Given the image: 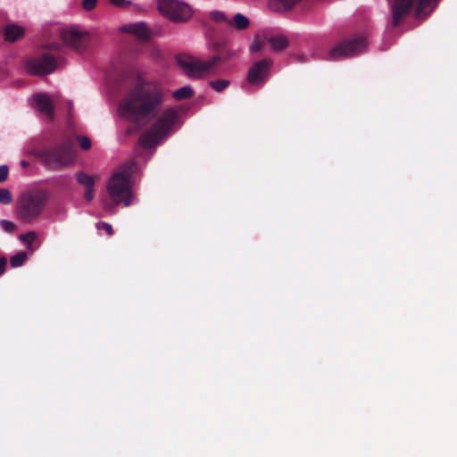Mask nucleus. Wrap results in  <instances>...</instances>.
Instances as JSON below:
<instances>
[{
    "instance_id": "25",
    "label": "nucleus",
    "mask_w": 457,
    "mask_h": 457,
    "mask_svg": "<svg viewBox=\"0 0 457 457\" xmlns=\"http://www.w3.org/2000/svg\"><path fill=\"white\" fill-rule=\"evenodd\" d=\"M113 5L120 7V8H125L127 6L132 5L134 7V10L136 11H141V7L138 4H133L130 1L127 0H109Z\"/></svg>"
},
{
    "instance_id": "4",
    "label": "nucleus",
    "mask_w": 457,
    "mask_h": 457,
    "mask_svg": "<svg viewBox=\"0 0 457 457\" xmlns=\"http://www.w3.org/2000/svg\"><path fill=\"white\" fill-rule=\"evenodd\" d=\"M33 154L47 169L59 170L73 162L74 147L71 142L65 141L55 146L34 150Z\"/></svg>"
},
{
    "instance_id": "18",
    "label": "nucleus",
    "mask_w": 457,
    "mask_h": 457,
    "mask_svg": "<svg viewBox=\"0 0 457 457\" xmlns=\"http://www.w3.org/2000/svg\"><path fill=\"white\" fill-rule=\"evenodd\" d=\"M37 237V235L35 231H29L25 234H21L19 236V239L27 246V249L29 252H33L34 248L32 246V244L36 241Z\"/></svg>"
},
{
    "instance_id": "16",
    "label": "nucleus",
    "mask_w": 457,
    "mask_h": 457,
    "mask_svg": "<svg viewBox=\"0 0 457 457\" xmlns=\"http://www.w3.org/2000/svg\"><path fill=\"white\" fill-rule=\"evenodd\" d=\"M24 34V29L18 25H7L4 28V39L8 42H14Z\"/></svg>"
},
{
    "instance_id": "5",
    "label": "nucleus",
    "mask_w": 457,
    "mask_h": 457,
    "mask_svg": "<svg viewBox=\"0 0 457 457\" xmlns=\"http://www.w3.org/2000/svg\"><path fill=\"white\" fill-rule=\"evenodd\" d=\"M225 60L221 54H213L205 61L183 54L176 57V61L184 73L190 78L195 79H200L206 75L214 76L219 74V66Z\"/></svg>"
},
{
    "instance_id": "32",
    "label": "nucleus",
    "mask_w": 457,
    "mask_h": 457,
    "mask_svg": "<svg viewBox=\"0 0 457 457\" xmlns=\"http://www.w3.org/2000/svg\"><path fill=\"white\" fill-rule=\"evenodd\" d=\"M84 197L87 201L90 202L94 198L95 189L94 187H85Z\"/></svg>"
},
{
    "instance_id": "8",
    "label": "nucleus",
    "mask_w": 457,
    "mask_h": 457,
    "mask_svg": "<svg viewBox=\"0 0 457 457\" xmlns=\"http://www.w3.org/2000/svg\"><path fill=\"white\" fill-rule=\"evenodd\" d=\"M367 39L364 36H355L337 44L328 53V59L335 61L353 56L364 51Z\"/></svg>"
},
{
    "instance_id": "21",
    "label": "nucleus",
    "mask_w": 457,
    "mask_h": 457,
    "mask_svg": "<svg viewBox=\"0 0 457 457\" xmlns=\"http://www.w3.org/2000/svg\"><path fill=\"white\" fill-rule=\"evenodd\" d=\"M27 258L28 255L25 252H19L10 259V265L12 268H18L25 262Z\"/></svg>"
},
{
    "instance_id": "28",
    "label": "nucleus",
    "mask_w": 457,
    "mask_h": 457,
    "mask_svg": "<svg viewBox=\"0 0 457 457\" xmlns=\"http://www.w3.org/2000/svg\"><path fill=\"white\" fill-rule=\"evenodd\" d=\"M96 226L98 229L104 230L108 236H112L113 234V228L112 225L107 222H97Z\"/></svg>"
},
{
    "instance_id": "6",
    "label": "nucleus",
    "mask_w": 457,
    "mask_h": 457,
    "mask_svg": "<svg viewBox=\"0 0 457 457\" xmlns=\"http://www.w3.org/2000/svg\"><path fill=\"white\" fill-rule=\"evenodd\" d=\"M46 195L43 191L23 194L17 205V215L24 222H31L43 212Z\"/></svg>"
},
{
    "instance_id": "24",
    "label": "nucleus",
    "mask_w": 457,
    "mask_h": 457,
    "mask_svg": "<svg viewBox=\"0 0 457 457\" xmlns=\"http://www.w3.org/2000/svg\"><path fill=\"white\" fill-rule=\"evenodd\" d=\"M12 195L7 188H0V204L7 205L12 202Z\"/></svg>"
},
{
    "instance_id": "20",
    "label": "nucleus",
    "mask_w": 457,
    "mask_h": 457,
    "mask_svg": "<svg viewBox=\"0 0 457 457\" xmlns=\"http://www.w3.org/2000/svg\"><path fill=\"white\" fill-rule=\"evenodd\" d=\"M75 177L77 181L85 187H94L95 180L93 177L84 173L83 171L77 172Z\"/></svg>"
},
{
    "instance_id": "2",
    "label": "nucleus",
    "mask_w": 457,
    "mask_h": 457,
    "mask_svg": "<svg viewBox=\"0 0 457 457\" xmlns=\"http://www.w3.org/2000/svg\"><path fill=\"white\" fill-rule=\"evenodd\" d=\"M136 170V163L129 161L122 164L110 178L107 193L113 205L131 204V177Z\"/></svg>"
},
{
    "instance_id": "19",
    "label": "nucleus",
    "mask_w": 457,
    "mask_h": 457,
    "mask_svg": "<svg viewBox=\"0 0 457 457\" xmlns=\"http://www.w3.org/2000/svg\"><path fill=\"white\" fill-rule=\"evenodd\" d=\"M233 24L236 29L239 30L246 29L250 26V21L248 18L242 13H237L234 16L233 21L230 25Z\"/></svg>"
},
{
    "instance_id": "13",
    "label": "nucleus",
    "mask_w": 457,
    "mask_h": 457,
    "mask_svg": "<svg viewBox=\"0 0 457 457\" xmlns=\"http://www.w3.org/2000/svg\"><path fill=\"white\" fill-rule=\"evenodd\" d=\"M264 40L270 44L273 52H282L288 46V39L283 35H264Z\"/></svg>"
},
{
    "instance_id": "33",
    "label": "nucleus",
    "mask_w": 457,
    "mask_h": 457,
    "mask_svg": "<svg viewBox=\"0 0 457 457\" xmlns=\"http://www.w3.org/2000/svg\"><path fill=\"white\" fill-rule=\"evenodd\" d=\"M6 264H7L6 258L1 257L0 258V275L4 274V272L5 270Z\"/></svg>"
},
{
    "instance_id": "26",
    "label": "nucleus",
    "mask_w": 457,
    "mask_h": 457,
    "mask_svg": "<svg viewBox=\"0 0 457 457\" xmlns=\"http://www.w3.org/2000/svg\"><path fill=\"white\" fill-rule=\"evenodd\" d=\"M264 39L262 40L260 38L259 36H255L254 38H253V41L250 46V50L252 52H258L260 50H262V48L263 47V45H264Z\"/></svg>"
},
{
    "instance_id": "3",
    "label": "nucleus",
    "mask_w": 457,
    "mask_h": 457,
    "mask_svg": "<svg viewBox=\"0 0 457 457\" xmlns=\"http://www.w3.org/2000/svg\"><path fill=\"white\" fill-rule=\"evenodd\" d=\"M439 0H390L391 26L399 27L413 11L417 19L427 17Z\"/></svg>"
},
{
    "instance_id": "9",
    "label": "nucleus",
    "mask_w": 457,
    "mask_h": 457,
    "mask_svg": "<svg viewBox=\"0 0 457 457\" xmlns=\"http://www.w3.org/2000/svg\"><path fill=\"white\" fill-rule=\"evenodd\" d=\"M57 66L55 58L49 54H44L40 57L32 58L26 62V68L29 74L42 76L52 73Z\"/></svg>"
},
{
    "instance_id": "15",
    "label": "nucleus",
    "mask_w": 457,
    "mask_h": 457,
    "mask_svg": "<svg viewBox=\"0 0 457 457\" xmlns=\"http://www.w3.org/2000/svg\"><path fill=\"white\" fill-rule=\"evenodd\" d=\"M302 0H270V7L277 12L291 11Z\"/></svg>"
},
{
    "instance_id": "14",
    "label": "nucleus",
    "mask_w": 457,
    "mask_h": 457,
    "mask_svg": "<svg viewBox=\"0 0 457 457\" xmlns=\"http://www.w3.org/2000/svg\"><path fill=\"white\" fill-rule=\"evenodd\" d=\"M122 30L131 33L141 39H147L150 37L149 30L144 22L126 25L122 27Z\"/></svg>"
},
{
    "instance_id": "35",
    "label": "nucleus",
    "mask_w": 457,
    "mask_h": 457,
    "mask_svg": "<svg viewBox=\"0 0 457 457\" xmlns=\"http://www.w3.org/2000/svg\"><path fill=\"white\" fill-rule=\"evenodd\" d=\"M21 165H22L23 167H27V166L29 165V163H28L26 161H22V162H21Z\"/></svg>"
},
{
    "instance_id": "17",
    "label": "nucleus",
    "mask_w": 457,
    "mask_h": 457,
    "mask_svg": "<svg viewBox=\"0 0 457 457\" xmlns=\"http://www.w3.org/2000/svg\"><path fill=\"white\" fill-rule=\"evenodd\" d=\"M194 96V90L189 86H185L173 92L172 96L177 101L191 98Z\"/></svg>"
},
{
    "instance_id": "30",
    "label": "nucleus",
    "mask_w": 457,
    "mask_h": 457,
    "mask_svg": "<svg viewBox=\"0 0 457 457\" xmlns=\"http://www.w3.org/2000/svg\"><path fill=\"white\" fill-rule=\"evenodd\" d=\"M97 4V0H83L82 6L87 11L93 10Z\"/></svg>"
},
{
    "instance_id": "10",
    "label": "nucleus",
    "mask_w": 457,
    "mask_h": 457,
    "mask_svg": "<svg viewBox=\"0 0 457 457\" xmlns=\"http://www.w3.org/2000/svg\"><path fill=\"white\" fill-rule=\"evenodd\" d=\"M63 44L79 53L84 52L88 46V35L76 28L64 29L61 32Z\"/></svg>"
},
{
    "instance_id": "31",
    "label": "nucleus",
    "mask_w": 457,
    "mask_h": 457,
    "mask_svg": "<svg viewBox=\"0 0 457 457\" xmlns=\"http://www.w3.org/2000/svg\"><path fill=\"white\" fill-rule=\"evenodd\" d=\"M9 169L6 165L0 166V183L4 182L8 178Z\"/></svg>"
},
{
    "instance_id": "12",
    "label": "nucleus",
    "mask_w": 457,
    "mask_h": 457,
    "mask_svg": "<svg viewBox=\"0 0 457 457\" xmlns=\"http://www.w3.org/2000/svg\"><path fill=\"white\" fill-rule=\"evenodd\" d=\"M31 105L34 109L44 113L48 118H53L54 105L49 95L38 93L32 96Z\"/></svg>"
},
{
    "instance_id": "22",
    "label": "nucleus",
    "mask_w": 457,
    "mask_h": 457,
    "mask_svg": "<svg viewBox=\"0 0 457 457\" xmlns=\"http://www.w3.org/2000/svg\"><path fill=\"white\" fill-rule=\"evenodd\" d=\"M209 85L213 90L220 93L225 90L230 85V81L228 79L211 80Z\"/></svg>"
},
{
    "instance_id": "27",
    "label": "nucleus",
    "mask_w": 457,
    "mask_h": 457,
    "mask_svg": "<svg viewBox=\"0 0 457 457\" xmlns=\"http://www.w3.org/2000/svg\"><path fill=\"white\" fill-rule=\"evenodd\" d=\"M1 227L4 231H6L8 233L13 232L16 228L15 224L12 221H10L7 220H1Z\"/></svg>"
},
{
    "instance_id": "36",
    "label": "nucleus",
    "mask_w": 457,
    "mask_h": 457,
    "mask_svg": "<svg viewBox=\"0 0 457 457\" xmlns=\"http://www.w3.org/2000/svg\"><path fill=\"white\" fill-rule=\"evenodd\" d=\"M109 208H111L110 204H104V209L108 210Z\"/></svg>"
},
{
    "instance_id": "11",
    "label": "nucleus",
    "mask_w": 457,
    "mask_h": 457,
    "mask_svg": "<svg viewBox=\"0 0 457 457\" xmlns=\"http://www.w3.org/2000/svg\"><path fill=\"white\" fill-rule=\"evenodd\" d=\"M272 64L271 60L263 59L255 62L249 69L247 81L251 85H263L269 76V71Z\"/></svg>"
},
{
    "instance_id": "7",
    "label": "nucleus",
    "mask_w": 457,
    "mask_h": 457,
    "mask_svg": "<svg viewBox=\"0 0 457 457\" xmlns=\"http://www.w3.org/2000/svg\"><path fill=\"white\" fill-rule=\"evenodd\" d=\"M158 12L175 23L187 22L193 16L192 7L179 0H157Z\"/></svg>"
},
{
    "instance_id": "1",
    "label": "nucleus",
    "mask_w": 457,
    "mask_h": 457,
    "mask_svg": "<svg viewBox=\"0 0 457 457\" xmlns=\"http://www.w3.org/2000/svg\"><path fill=\"white\" fill-rule=\"evenodd\" d=\"M165 99V91L160 84L138 78L120 103L119 114L129 121L145 125L155 120L139 138L145 148L158 144L179 120V112L175 107L162 112Z\"/></svg>"
},
{
    "instance_id": "29",
    "label": "nucleus",
    "mask_w": 457,
    "mask_h": 457,
    "mask_svg": "<svg viewBox=\"0 0 457 457\" xmlns=\"http://www.w3.org/2000/svg\"><path fill=\"white\" fill-rule=\"evenodd\" d=\"M79 145L83 150H87L91 146V141L87 137H79Z\"/></svg>"
},
{
    "instance_id": "34",
    "label": "nucleus",
    "mask_w": 457,
    "mask_h": 457,
    "mask_svg": "<svg viewBox=\"0 0 457 457\" xmlns=\"http://www.w3.org/2000/svg\"><path fill=\"white\" fill-rule=\"evenodd\" d=\"M45 48L48 49V50H59L60 45L58 43H52V44L46 45L45 46Z\"/></svg>"
},
{
    "instance_id": "23",
    "label": "nucleus",
    "mask_w": 457,
    "mask_h": 457,
    "mask_svg": "<svg viewBox=\"0 0 457 457\" xmlns=\"http://www.w3.org/2000/svg\"><path fill=\"white\" fill-rule=\"evenodd\" d=\"M210 18L217 22V23H222V22H228V24L231 23L226 16V14L223 12L220 11H212L210 12Z\"/></svg>"
}]
</instances>
